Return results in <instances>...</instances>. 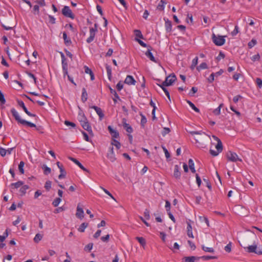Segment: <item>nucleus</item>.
Instances as JSON below:
<instances>
[{"label":"nucleus","instance_id":"40","mask_svg":"<svg viewBox=\"0 0 262 262\" xmlns=\"http://www.w3.org/2000/svg\"><path fill=\"white\" fill-rule=\"evenodd\" d=\"M200 258L204 260H208L211 259H216L217 258V257L214 256H203L200 257Z\"/></svg>","mask_w":262,"mask_h":262},{"label":"nucleus","instance_id":"42","mask_svg":"<svg viewBox=\"0 0 262 262\" xmlns=\"http://www.w3.org/2000/svg\"><path fill=\"white\" fill-rule=\"evenodd\" d=\"M137 240L139 242V243L142 246H144L146 244V242L145 239L142 237H136Z\"/></svg>","mask_w":262,"mask_h":262},{"label":"nucleus","instance_id":"48","mask_svg":"<svg viewBox=\"0 0 262 262\" xmlns=\"http://www.w3.org/2000/svg\"><path fill=\"white\" fill-rule=\"evenodd\" d=\"M202 249L204 251L207 252L213 253L214 252V249L212 248L207 247L204 246H202Z\"/></svg>","mask_w":262,"mask_h":262},{"label":"nucleus","instance_id":"53","mask_svg":"<svg viewBox=\"0 0 262 262\" xmlns=\"http://www.w3.org/2000/svg\"><path fill=\"white\" fill-rule=\"evenodd\" d=\"M170 128L168 127H164L162 132V134L163 136H165L166 134H168L170 132Z\"/></svg>","mask_w":262,"mask_h":262},{"label":"nucleus","instance_id":"44","mask_svg":"<svg viewBox=\"0 0 262 262\" xmlns=\"http://www.w3.org/2000/svg\"><path fill=\"white\" fill-rule=\"evenodd\" d=\"M60 174L58 176V178L59 179L64 178L66 177L67 172L65 171V170L64 169V168L62 169H61V170H60Z\"/></svg>","mask_w":262,"mask_h":262},{"label":"nucleus","instance_id":"4","mask_svg":"<svg viewBox=\"0 0 262 262\" xmlns=\"http://www.w3.org/2000/svg\"><path fill=\"white\" fill-rule=\"evenodd\" d=\"M11 112L13 116L14 117L15 119L18 122V123H19L23 125H27L31 127H36L35 124L21 119L18 113L15 110V108H12Z\"/></svg>","mask_w":262,"mask_h":262},{"label":"nucleus","instance_id":"55","mask_svg":"<svg viewBox=\"0 0 262 262\" xmlns=\"http://www.w3.org/2000/svg\"><path fill=\"white\" fill-rule=\"evenodd\" d=\"M238 33V27L237 26H235L234 30L231 32V34L232 35V36H234Z\"/></svg>","mask_w":262,"mask_h":262},{"label":"nucleus","instance_id":"19","mask_svg":"<svg viewBox=\"0 0 262 262\" xmlns=\"http://www.w3.org/2000/svg\"><path fill=\"white\" fill-rule=\"evenodd\" d=\"M173 177L177 179H180L181 177V172L180 168L178 165H176L174 167Z\"/></svg>","mask_w":262,"mask_h":262},{"label":"nucleus","instance_id":"61","mask_svg":"<svg viewBox=\"0 0 262 262\" xmlns=\"http://www.w3.org/2000/svg\"><path fill=\"white\" fill-rule=\"evenodd\" d=\"M225 250L227 252H231V243H229L225 247Z\"/></svg>","mask_w":262,"mask_h":262},{"label":"nucleus","instance_id":"52","mask_svg":"<svg viewBox=\"0 0 262 262\" xmlns=\"http://www.w3.org/2000/svg\"><path fill=\"white\" fill-rule=\"evenodd\" d=\"M165 208L167 213L170 212V203L168 201L165 202Z\"/></svg>","mask_w":262,"mask_h":262},{"label":"nucleus","instance_id":"57","mask_svg":"<svg viewBox=\"0 0 262 262\" xmlns=\"http://www.w3.org/2000/svg\"><path fill=\"white\" fill-rule=\"evenodd\" d=\"M64 124L67 126H71L72 127H75L76 126V124L68 120H66L64 121Z\"/></svg>","mask_w":262,"mask_h":262},{"label":"nucleus","instance_id":"9","mask_svg":"<svg viewBox=\"0 0 262 262\" xmlns=\"http://www.w3.org/2000/svg\"><path fill=\"white\" fill-rule=\"evenodd\" d=\"M62 14L66 17L74 19L75 16L69 6H65L62 9Z\"/></svg>","mask_w":262,"mask_h":262},{"label":"nucleus","instance_id":"64","mask_svg":"<svg viewBox=\"0 0 262 262\" xmlns=\"http://www.w3.org/2000/svg\"><path fill=\"white\" fill-rule=\"evenodd\" d=\"M215 74L212 73L208 78V81L209 83H212L214 80Z\"/></svg>","mask_w":262,"mask_h":262},{"label":"nucleus","instance_id":"33","mask_svg":"<svg viewBox=\"0 0 262 262\" xmlns=\"http://www.w3.org/2000/svg\"><path fill=\"white\" fill-rule=\"evenodd\" d=\"M111 144L112 145L115 146L117 149H119L121 147L120 143L118 141L116 140L115 139H112V142H111Z\"/></svg>","mask_w":262,"mask_h":262},{"label":"nucleus","instance_id":"14","mask_svg":"<svg viewBox=\"0 0 262 262\" xmlns=\"http://www.w3.org/2000/svg\"><path fill=\"white\" fill-rule=\"evenodd\" d=\"M91 108L94 109L96 111V113L99 117L100 120H101L104 116L101 108L95 105L91 106Z\"/></svg>","mask_w":262,"mask_h":262},{"label":"nucleus","instance_id":"41","mask_svg":"<svg viewBox=\"0 0 262 262\" xmlns=\"http://www.w3.org/2000/svg\"><path fill=\"white\" fill-rule=\"evenodd\" d=\"M42 169H43L44 173L46 175L51 173V169L50 168L48 167L46 165H43L42 166Z\"/></svg>","mask_w":262,"mask_h":262},{"label":"nucleus","instance_id":"50","mask_svg":"<svg viewBox=\"0 0 262 262\" xmlns=\"http://www.w3.org/2000/svg\"><path fill=\"white\" fill-rule=\"evenodd\" d=\"M135 40L142 46L143 47H147L148 48V46H149V45H147L146 43H144L143 41L141 40L136 38Z\"/></svg>","mask_w":262,"mask_h":262},{"label":"nucleus","instance_id":"30","mask_svg":"<svg viewBox=\"0 0 262 262\" xmlns=\"http://www.w3.org/2000/svg\"><path fill=\"white\" fill-rule=\"evenodd\" d=\"M88 223H83L81 224L80 227L78 228V231L80 232H83L85 230V229L88 227Z\"/></svg>","mask_w":262,"mask_h":262},{"label":"nucleus","instance_id":"59","mask_svg":"<svg viewBox=\"0 0 262 262\" xmlns=\"http://www.w3.org/2000/svg\"><path fill=\"white\" fill-rule=\"evenodd\" d=\"M81 133L83 136L84 139L85 141L88 142H91V140H90L88 134L84 132V131H81Z\"/></svg>","mask_w":262,"mask_h":262},{"label":"nucleus","instance_id":"22","mask_svg":"<svg viewBox=\"0 0 262 262\" xmlns=\"http://www.w3.org/2000/svg\"><path fill=\"white\" fill-rule=\"evenodd\" d=\"M166 79L168 80V83L171 85L177 79V77L174 74H170L167 76Z\"/></svg>","mask_w":262,"mask_h":262},{"label":"nucleus","instance_id":"49","mask_svg":"<svg viewBox=\"0 0 262 262\" xmlns=\"http://www.w3.org/2000/svg\"><path fill=\"white\" fill-rule=\"evenodd\" d=\"M52 182L50 181H47L45 185V188L49 191L51 188Z\"/></svg>","mask_w":262,"mask_h":262},{"label":"nucleus","instance_id":"21","mask_svg":"<svg viewBox=\"0 0 262 262\" xmlns=\"http://www.w3.org/2000/svg\"><path fill=\"white\" fill-rule=\"evenodd\" d=\"M190 221H189V222H187V234L189 237L193 238L194 236L193 235L192 231V228L190 223Z\"/></svg>","mask_w":262,"mask_h":262},{"label":"nucleus","instance_id":"37","mask_svg":"<svg viewBox=\"0 0 262 262\" xmlns=\"http://www.w3.org/2000/svg\"><path fill=\"white\" fill-rule=\"evenodd\" d=\"M198 57H195L193 60H192V64H191V66L190 67V68L192 69V70H193L194 69V68L196 67V66L198 64Z\"/></svg>","mask_w":262,"mask_h":262},{"label":"nucleus","instance_id":"3","mask_svg":"<svg viewBox=\"0 0 262 262\" xmlns=\"http://www.w3.org/2000/svg\"><path fill=\"white\" fill-rule=\"evenodd\" d=\"M79 122L82 128L88 132L89 134L91 135H93L92 127L87 119L86 117L83 114L81 115L79 114Z\"/></svg>","mask_w":262,"mask_h":262},{"label":"nucleus","instance_id":"45","mask_svg":"<svg viewBox=\"0 0 262 262\" xmlns=\"http://www.w3.org/2000/svg\"><path fill=\"white\" fill-rule=\"evenodd\" d=\"M134 33L136 37L142 39L143 38V36L139 30H135Z\"/></svg>","mask_w":262,"mask_h":262},{"label":"nucleus","instance_id":"56","mask_svg":"<svg viewBox=\"0 0 262 262\" xmlns=\"http://www.w3.org/2000/svg\"><path fill=\"white\" fill-rule=\"evenodd\" d=\"M256 83L259 88L262 87V80L260 78H257L256 79Z\"/></svg>","mask_w":262,"mask_h":262},{"label":"nucleus","instance_id":"34","mask_svg":"<svg viewBox=\"0 0 262 262\" xmlns=\"http://www.w3.org/2000/svg\"><path fill=\"white\" fill-rule=\"evenodd\" d=\"M106 70L108 76V78L110 80H111L112 77V69L111 67L108 65L106 64Z\"/></svg>","mask_w":262,"mask_h":262},{"label":"nucleus","instance_id":"32","mask_svg":"<svg viewBox=\"0 0 262 262\" xmlns=\"http://www.w3.org/2000/svg\"><path fill=\"white\" fill-rule=\"evenodd\" d=\"M187 103L189 105V106L193 109L195 112L199 113L200 112V110L198 108H197L194 104L189 100H187Z\"/></svg>","mask_w":262,"mask_h":262},{"label":"nucleus","instance_id":"63","mask_svg":"<svg viewBox=\"0 0 262 262\" xmlns=\"http://www.w3.org/2000/svg\"><path fill=\"white\" fill-rule=\"evenodd\" d=\"M243 98V97L240 95H238L235 97H233V101L234 103H237L238 102V101L239 100V99H242Z\"/></svg>","mask_w":262,"mask_h":262},{"label":"nucleus","instance_id":"38","mask_svg":"<svg viewBox=\"0 0 262 262\" xmlns=\"http://www.w3.org/2000/svg\"><path fill=\"white\" fill-rule=\"evenodd\" d=\"M17 102L18 105L19 106H20L21 107H22V108L23 109V110L25 112L28 110L23 101L17 100Z\"/></svg>","mask_w":262,"mask_h":262},{"label":"nucleus","instance_id":"8","mask_svg":"<svg viewBox=\"0 0 262 262\" xmlns=\"http://www.w3.org/2000/svg\"><path fill=\"white\" fill-rule=\"evenodd\" d=\"M94 28L91 27L90 28V36L86 39V42L89 43L92 42L95 38L96 32L97 31V25L95 24Z\"/></svg>","mask_w":262,"mask_h":262},{"label":"nucleus","instance_id":"54","mask_svg":"<svg viewBox=\"0 0 262 262\" xmlns=\"http://www.w3.org/2000/svg\"><path fill=\"white\" fill-rule=\"evenodd\" d=\"M93 243H89L84 247V250L86 251L88 250L89 251H90L93 248Z\"/></svg>","mask_w":262,"mask_h":262},{"label":"nucleus","instance_id":"10","mask_svg":"<svg viewBox=\"0 0 262 262\" xmlns=\"http://www.w3.org/2000/svg\"><path fill=\"white\" fill-rule=\"evenodd\" d=\"M106 157L112 162H114L116 160L113 146L109 148V151L107 154Z\"/></svg>","mask_w":262,"mask_h":262},{"label":"nucleus","instance_id":"23","mask_svg":"<svg viewBox=\"0 0 262 262\" xmlns=\"http://www.w3.org/2000/svg\"><path fill=\"white\" fill-rule=\"evenodd\" d=\"M165 21V29L167 32H170L172 30V23L168 19H164Z\"/></svg>","mask_w":262,"mask_h":262},{"label":"nucleus","instance_id":"51","mask_svg":"<svg viewBox=\"0 0 262 262\" xmlns=\"http://www.w3.org/2000/svg\"><path fill=\"white\" fill-rule=\"evenodd\" d=\"M141 124L142 126H144L145 124L147 122V120L146 117L142 114H141Z\"/></svg>","mask_w":262,"mask_h":262},{"label":"nucleus","instance_id":"17","mask_svg":"<svg viewBox=\"0 0 262 262\" xmlns=\"http://www.w3.org/2000/svg\"><path fill=\"white\" fill-rule=\"evenodd\" d=\"M122 123L124 128L127 133H131L133 132V130L132 127L129 124L126 123V120L125 118L122 119Z\"/></svg>","mask_w":262,"mask_h":262},{"label":"nucleus","instance_id":"25","mask_svg":"<svg viewBox=\"0 0 262 262\" xmlns=\"http://www.w3.org/2000/svg\"><path fill=\"white\" fill-rule=\"evenodd\" d=\"M109 89H110L111 93L113 95H114V96H115V98H114L113 99V101L115 102V103H116L117 102V99L120 100L119 96L117 94L116 91L115 90L113 89L111 86H109Z\"/></svg>","mask_w":262,"mask_h":262},{"label":"nucleus","instance_id":"11","mask_svg":"<svg viewBox=\"0 0 262 262\" xmlns=\"http://www.w3.org/2000/svg\"><path fill=\"white\" fill-rule=\"evenodd\" d=\"M152 50V48L151 46H148L147 51L145 53V55L150 59V60L154 62H157L155 58L154 57L152 53L151 52V51Z\"/></svg>","mask_w":262,"mask_h":262},{"label":"nucleus","instance_id":"58","mask_svg":"<svg viewBox=\"0 0 262 262\" xmlns=\"http://www.w3.org/2000/svg\"><path fill=\"white\" fill-rule=\"evenodd\" d=\"M0 101L2 104H5L6 100L4 97V95L3 93L0 91Z\"/></svg>","mask_w":262,"mask_h":262},{"label":"nucleus","instance_id":"15","mask_svg":"<svg viewBox=\"0 0 262 262\" xmlns=\"http://www.w3.org/2000/svg\"><path fill=\"white\" fill-rule=\"evenodd\" d=\"M200 259V257L194 256H185L183 258L185 262H198Z\"/></svg>","mask_w":262,"mask_h":262},{"label":"nucleus","instance_id":"43","mask_svg":"<svg viewBox=\"0 0 262 262\" xmlns=\"http://www.w3.org/2000/svg\"><path fill=\"white\" fill-rule=\"evenodd\" d=\"M257 43V41L255 39H252L249 42L248 46L249 48H252Z\"/></svg>","mask_w":262,"mask_h":262},{"label":"nucleus","instance_id":"1","mask_svg":"<svg viewBox=\"0 0 262 262\" xmlns=\"http://www.w3.org/2000/svg\"><path fill=\"white\" fill-rule=\"evenodd\" d=\"M256 238V235L253 232H248L244 237L243 243V245L241 244L242 246L248 253H255L258 255L262 254V247H257L256 245L246 246L245 243H250L251 239Z\"/></svg>","mask_w":262,"mask_h":262},{"label":"nucleus","instance_id":"31","mask_svg":"<svg viewBox=\"0 0 262 262\" xmlns=\"http://www.w3.org/2000/svg\"><path fill=\"white\" fill-rule=\"evenodd\" d=\"M43 237V235L40 234V233H37L35 235L33 240H34V242L36 243H39V242H40L42 238Z\"/></svg>","mask_w":262,"mask_h":262},{"label":"nucleus","instance_id":"39","mask_svg":"<svg viewBox=\"0 0 262 262\" xmlns=\"http://www.w3.org/2000/svg\"><path fill=\"white\" fill-rule=\"evenodd\" d=\"M24 165H25V163L23 161H21L18 165V169L19 170V172L21 174L24 173Z\"/></svg>","mask_w":262,"mask_h":262},{"label":"nucleus","instance_id":"26","mask_svg":"<svg viewBox=\"0 0 262 262\" xmlns=\"http://www.w3.org/2000/svg\"><path fill=\"white\" fill-rule=\"evenodd\" d=\"M63 38L64 39V43L67 46L70 45L72 43L71 39L69 37H68L67 33L66 32L63 33Z\"/></svg>","mask_w":262,"mask_h":262},{"label":"nucleus","instance_id":"28","mask_svg":"<svg viewBox=\"0 0 262 262\" xmlns=\"http://www.w3.org/2000/svg\"><path fill=\"white\" fill-rule=\"evenodd\" d=\"M88 99V94L85 88L82 89L81 100L82 102H85Z\"/></svg>","mask_w":262,"mask_h":262},{"label":"nucleus","instance_id":"62","mask_svg":"<svg viewBox=\"0 0 262 262\" xmlns=\"http://www.w3.org/2000/svg\"><path fill=\"white\" fill-rule=\"evenodd\" d=\"M109 239H110V235L109 234H107L106 235H105L104 236H102L101 237V240L104 242H107L109 241Z\"/></svg>","mask_w":262,"mask_h":262},{"label":"nucleus","instance_id":"6","mask_svg":"<svg viewBox=\"0 0 262 262\" xmlns=\"http://www.w3.org/2000/svg\"><path fill=\"white\" fill-rule=\"evenodd\" d=\"M226 36L215 35L214 33L212 35V39L213 43L218 46L223 45L225 42V37Z\"/></svg>","mask_w":262,"mask_h":262},{"label":"nucleus","instance_id":"24","mask_svg":"<svg viewBox=\"0 0 262 262\" xmlns=\"http://www.w3.org/2000/svg\"><path fill=\"white\" fill-rule=\"evenodd\" d=\"M24 182L21 181H19L16 183L11 184L10 187L12 189H17L21 187L24 185Z\"/></svg>","mask_w":262,"mask_h":262},{"label":"nucleus","instance_id":"35","mask_svg":"<svg viewBox=\"0 0 262 262\" xmlns=\"http://www.w3.org/2000/svg\"><path fill=\"white\" fill-rule=\"evenodd\" d=\"M208 68V66H207V64L206 62H203L202 63H201L200 64L199 66H198L197 68H196V69L200 71V70H203V69H206Z\"/></svg>","mask_w":262,"mask_h":262},{"label":"nucleus","instance_id":"12","mask_svg":"<svg viewBox=\"0 0 262 262\" xmlns=\"http://www.w3.org/2000/svg\"><path fill=\"white\" fill-rule=\"evenodd\" d=\"M108 130L112 137V139L118 138L119 136V132L115 129H114L111 126H108Z\"/></svg>","mask_w":262,"mask_h":262},{"label":"nucleus","instance_id":"60","mask_svg":"<svg viewBox=\"0 0 262 262\" xmlns=\"http://www.w3.org/2000/svg\"><path fill=\"white\" fill-rule=\"evenodd\" d=\"M116 88L119 91H121L123 89V84L121 81L117 83Z\"/></svg>","mask_w":262,"mask_h":262},{"label":"nucleus","instance_id":"16","mask_svg":"<svg viewBox=\"0 0 262 262\" xmlns=\"http://www.w3.org/2000/svg\"><path fill=\"white\" fill-rule=\"evenodd\" d=\"M136 82V80L130 75H127L124 80V83L128 85H135Z\"/></svg>","mask_w":262,"mask_h":262},{"label":"nucleus","instance_id":"20","mask_svg":"<svg viewBox=\"0 0 262 262\" xmlns=\"http://www.w3.org/2000/svg\"><path fill=\"white\" fill-rule=\"evenodd\" d=\"M60 54H61V63H62V70L63 69L66 70V69H68V62L67 61V59H66L64 55L63 54V53H62V52H60Z\"/></svg>","mask_w":262,"mask_h":262},{"label":"nucleus","instance_id":"46","mask_svg":"<svg viewBox=\"0 0 262 262\" xmlns=\"http://www.w3.org/2000/svg\"><path fill=\"white\" fill-rule=\"evenodd\" d=\"M223 106V103H221L217 108H216V109H215L214 111H213V113L216 115H219L220 114V111H221V107Z\"/></svg>","mask_w":262,"mask_h":262},{"label":"nucleus","instance_id":"2","mask_svg":"<svg viewBox=\"0 0 262 262\" xmlns=\"http://www.w3.org/2000/svg\"><path fill=\"white\" fill-rule=\"evenodd\" d=\"M190 133L193 135H198V136L195 138V142L197 144V146L199 147L205 148L206 147L207 144L210 140V136L206 134L204 132H191Z\"/></svg>","mask_w":262,"mask_h":262},{"label":"nucleus","instance_id":"29","mask_svg":"<svg viewBox=\"0 0 262 262\" xmlns=\"http://www.w3.org/2000/svg\"><path fill=\"white\" fill-rule=\"evenodd\" d=\"M188 165H189V168H190V170L191 171V172L192 173H195V170L194 168V163H193V160L191 159H190L189 160Z\"/></svg>","mask_w":262,"mask_h":262},{"label":"nucleus","instance_id":"7","mask_svg":"<svg viewBox=\"0 0 262 262\" xmlns=\"http://www.w3.org/2000/svg\"><path fill=\"white\" fill-rule=\"evenodd\" d=\"M226 156L229 161L233 162H236L237 161L240 162L242 161V160L238 158L237 155L235 152L231 151H228L227 152Z\"/></svg>","mask_w":262,"mask_h":262},{"label":"nucleus","instance_id":"47","mask_svg":"<svg viewBox=\"0 0 262 262\" xmlns=\"http://www.w3.org/2000/svg\"><path fill=\"white\" fill-rule=\"evenodd\" d=\"M61 199L60 198H57L56 199H55L53 203H52V205L54 206V207H57L58 206L59 204L60 203V202H61Z\"/></svg>","mask_w":262,"mask_h":262},{"label":"nucleus","instance_id":"36","mask_svg":"<svg viewBox=\"0 0 262 262\" xmlns=\"http://www.w3.org/2000/svg\"><path fill=\"white\" fill-rule=\"evenodd\" d=\"M165 4V2L163 0H161L159 4H158L157 6V9L160 10H163L164 9V4Z\"/></svg>","mask_w":262,"mask_h":262},{"label":"nucleus","instance_id":"13","mask_svg":"<svg viewBox=\"0 0 262 262\" xmlns=\"http://www.w3.org/2000/svg\"><path fill=\"white\" fill-rule=\"evenodd\" d=\"M76 211V217L81 220L84 217V212L83 209L81 207H80V204H78Z\"/></svg>","mask_w":262,"mask_h":262},{"label":"nucleus","instance_id":"18","mask_svg":"<svg viewBox=\"0 0 262 262\" xmlns=\"http://www.w3.org/2000/svg\"><path fill=\"white\" fill-rule=\"evenodd\" d=\"M69 159L73 161L75 164L78 166L83 171L89 172V170L86 168H85L76 159H75L71 157H69Z\"/></svg>","mask_w":262,"mask_h":262},{"label":"nucleus","instance_id":"27","mask_svg":"<svg viewBox=\"0 0 262 262\" xmlns=\"http://www.w3.org/2000/svg\"><path fill=\"white\" fill-rule=\"evenodd\" d=\"M29 188V186L27 185H23L19 189L20 195H24L26 193V190Z\"/></svg>","mask_w":262,"mask_h":262},{"label":"nucleus","instance_id":"5","mask_svg":"<svg viewBox=\"0 0 262 262\" xmlns=\"http://www.w3.org/2000/svg\"><path fill=\"white\" fill-rule=\"evenodd\" d=\"M212 138L217 141V144L215 146L216 151L210 149V154L213 156H216L223 150V145L221 140L216 136L213 135Z\"/></svg>","mask_w":262,"mask_h":262}]
</instances>
